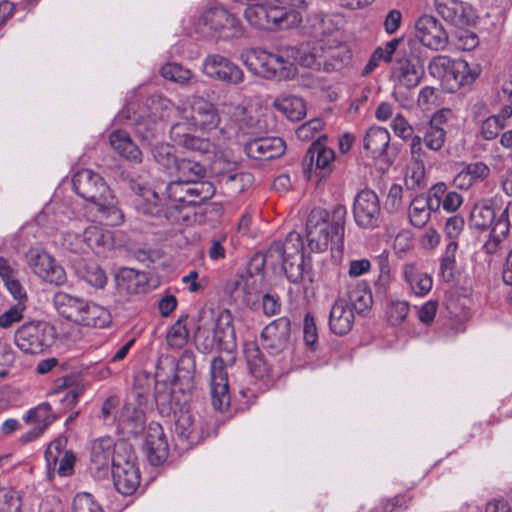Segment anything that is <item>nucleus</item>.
<instances>
[{"mask_svg": "<svg viewBox=\"0 0 512 512\" xmlns=\"http://www.w3.org/2000/svg\"><path fill=\"white\" fill-rule=\"evenodd\" d=\"M300 49L292 46H281L275 52L262 48H252L245 61L247 68L266 80L286 81L297 75V63L312 65L316 57L321 55L314 51L309 56L301 57Z\"/></svg>", "mask_w": 512, "mask_h": 512, "instance_id": "f257e3e1", "label": "nucleus"}, {"mask_svg": "<svg viewBox=\"0 0 512 512\" xmlns=\"http://www.w3.org/2000/svg\"><path fill=\"white\" fill-rule=\"evenodd\" d=\"M72 183L74 191L90 203L91 211L96 212L100 222L107 226H118L123 223L124 214L98 173L90 169H81L74 174Z\"/></svg>", "mask_w": 512, "mask_h": 512, "instance_id": "f03ea898", "label": "nucleus"}, {"mask_svg": "<svg viewBox=\"0 0 512 512\" xmlns=\"http://www.w3.org/2000/svg\"><path fill=\"white\" fill-rule=\"evenodd\" d=\"M347 210L337 204L331 211L314 208L306 220L308 247L312 252L326 251L331 243L342 242Z\"/></svg>", "mask_w": 512, "mask_h": 512, "instance_id": "7ed1b4c3", "label": "nucleus"}, {"mask_svg": "<svg viewBox=\"0 0 512 512\" xmlns=\"http://www.w3.org/2000/svg\"><path fill=\"white\" fill-rule=\"evenodd\" d=\"M304 243L300 233L291 231L284 241H274L262 256V264L272 269L280 268L294 284L304 276Z\"/></svg>", "mask_w": 512, "mask_h": 512, "instance_id": "20e7f679", "label": "nucleus"}, {"mask_svg": "<svg viewBox=\"0 0 512 512\" xmlns=\"http://www.w3.org/2000/svg\"><path fill=\"white\" fill-rule=\"evenodd\" d=\"M202 322L197 329L195 338L199 348L208 353L217 348L232 353L236 347L233 316L227 309L214 316L213 311L200 313Z\"/></svg>", "mask_w": 512, "mask_h": 512, "instance_id": "39448f33", "label": "nucleus"}, {"mask_svg": "<svg viewBox=\"0 0 512 512\" xmlns=\"http://www.w3.org/2000/svg\"><path fill=\"white\" fill-rule=\"evenodd\" d=\"M428 69L448 92H455L460 87L473 83L481 72V67L476 63L469 64L463 59H451L444 55L434 57Z\"/></svg>", "mask_w": 512, "mask_h": 512, "instance_id": "423d86ee", "label": "nucleus"}, {"mask_svg": "<svg viewBox=\"0 0 512 512\" xmlns=\"http://www.w3.org/2000/svg\"><path fill=\"white\" fill-rule=\"evenodd\" d=\"M198 27L206 36L223 41L238 39L245 33L241 20L223 7H213L204 11Z\"/></svg>", "mask_w": 512, "mask_h": 512, "instance_id": "0eeeda50", "label": "nucleus"}, {"mask_svg": "<svg viewBox=\"0 0 512 512\" xmlns=\"http://www.w3.org/2000/svg\"><path fill=\"white\" fill-rule=\"evenodd\" d=\"M182 119H185L194 130L209 133L218 128L221 117L216 105L202 96H192L187 105L178 108Z\"/></svg>", "mask_w": 512, "mask_h": 512, "instance_id": "6e6552de", "label": "nucleus"}, {"mask_svg": "<svg viewBox=\"0 0 512 512\" xmlns=\"http://www.w3.org/2000/svg\"><path fill=\"white\" fill-rule=\"evenodd\" d=\"M113 460L112 478L116 490L122 495H132L140 484V471L132 448L128 444L122 446Z\"/></svg>", "mask_w": 512, "mask_h": 512, "instance_id": "1a4fd4ad", "label": "nucleus"}, {"mask_svg": "<svg viewBox=\"0 0 512 512\" xmlns=\"http://www.w3.org/2000/svg\"><path fill=\"white\" fill-rule=\"evenodd\" d=\"M53 328L44 321L23 323L15 332L14 342L24 353L38 354L53 343Z\"/></svg>", "mask_w": 512, "mask_h": 512, "instance_id": "9d476101", "label": "nucleus"}, {"mask_svg": "<svg viewBox=\"0 0 512 512\" xmlns=\"http://www.w3.org/2000/svg\"><path fill=\"white\" fill-rule=\"evenodd\" d=\"M202 73L215 81L238 86L245 80L242 68L228 57L221 54H208L201 65Z\"/></svg>", "mask_w": 512, "mask_h": 512, "instance_id": "9b49d317", "label": "nucleus"}, {"mask_svg": "<svg viewBox=\"0 0 512 512\" xmlns=\"http://www.w3.org/2000/svg\"><path fill=\"white\" fill-rule=\"evenodd\" d=\"M356 224L364 229H374L381 222V205L378 195L371 189L359 191L353 203Z\"/></svg>", "mask_w": 512, "mask_h": 512, "instance_id": "f8f14e48", "label": "nucleus"}, {"mask_svg": "<svg viewBox=\"0 0 512 512\" xmlns=\"http://www.w3.org/2000/svg\"><path fill=\"white\" fill-rule=\"evenodd\" d=\"M415 36L425 47L439 51L446 48L448 34L442 24L432 15H422L415 23Z\"/></svg>", "mask_w": 512, "mask_h": 512, "instance_id": "ddd939ff", "label": "nucleus"}, {"mask_svg": "<svg viewBox=\"0 0 512 512\" xmlns=\"http://www.w3.org/2000/svg\"><path fill=\"white\" fill-rule=\"evenodd\" d=\"M307 22L310 34L317 39L319 46V49L314 47L311 54L317 51L321 58L325 53L324 38L332 36L340 29L344 22L343 17L336 13H314L308 17Z\"/></svg>", "mask_w": 512, "mask_h": 512, "instance_id": "4468645a", "label": "nucleus"}, {"mask_svg": "<svg viewBox=\"0 0 512 512\" xmlns=\"http://www.w3.org/2000/svg\"><path fill=\"white\" fill-rule=\"evenodd\" d=\"M28 264L33 272L44 281L55 285H62L66 281V273L63 267L44 251H30Z\"/></svg>", "mask_w": 512, "mask_h": 512, "instance_id": "2eb2a0df", "label": "nucleus"}, {"mask_svg": "<svg viewBox=\"0 0 512 512\" xmlns=\"http://www.w3.org/2000/svg\"><path fill=\"white\" fill-rule=\"evenodd\" d=\"M211 401L215 410L224 411L229 407L230 394L228 374L224 360L216 357L211 362Z\"/></svg>", "mask_w": 512, "mask_h": 512, "instance_id": "dca6fc26", "label": "nucleus"}, {"mask_svg": "<svg viewBox=\"0 0 512 512\" xmlns=\"http://www.w3.org/2000/svg\"><path fill=\"white\" fill-rule=\"evenodd\" d=\"M166 210L164 218L170 223L180 221V209L183 206H193L194 198L190 194V183L175 180L166 186Z\"/></svg>", "mask_w": 512, "mask_h": 512, "instance_id": "f3484780", "label": "nucleus"}, {"mask_svg": "<svg viewBox=\"0 0 512 512\" xmlns=\"http://www.w3.org/2000/svg\"><path fill=\"white\" fill-rule=\"evenodd\" d=\"M291 331L290 320L280 317L264 327L261 332L264 348L273 355L287 348Z\"/></svg>", "mask_w": 512, "mask_h": 512, "instance_id": "a211bd4d", "label": "nucleus"}, {"mask_svg": "<svg viewBox=\"0 0 512 512\" xmlns=\"http://www.w3.org/2000/svg\"><path fill=\"white\" fill-rule=\"evenodd\" d=\"M144 450L148 461L153 466H159L168 457L169 447L162 426L159 423H149L144 441Z\"/></svg>", "mask_w": 512, "mask_h": 512, "instance_id": "6ab92c4d", "label": "nucleus"}, {"mask_svg": "<svg viewBox=\"0 0 512 512\" xmlns=\"http://www.w3.org/2000/svg\"><path fill=\"white\" fill-rule=\"evenodd\" d=\"M285 142L279 137H262L252 139L244 146L246 155L256 160H271L284 154Z\"/></svg>", "mask_w": 512, "mask_h": 512, "instance_id": "aec40b11", "label": "nucleus"}, {"mask_svg": "<svg viewBox=\"0 0 512 512\" xmlns=\"http://www.w3.org/2000/svg\"><path fill=\"white\" fill-rule=\"evenodd\" d=\"M355 321V311L345 298H338L329 313V328L335 335H345L351 331Z\"/></svg>", "mask_w": 512, "mask_h": 512, "instance_id": "412c9836", "label": "nucleus"}, {"mask_svg": "<svg viewBox=\"0 0 512 512\" xmlns=\"http://www.w3.org/2000/svg\"><path fill=\"white\" fill-rule=\"evenodd\" d=\"M134 191V206L142 214L164 217L166 202L162 203L158 194L149 187L139 184L132 187Z\"/></svg>", "mask_w": 512, "mask_h": 512, "instance_id": "4be33fe9", "label": "nucleus"}, {"mask_svg": "<svg viewBox=\"0 0 512 512\" xmlns=\"http://www.w3.org/2000/svg\"><path fill=\"white\" fill-rule=\"evenodd\" d=\"M121 444L118 450H115V443L112 437L104 436L95 439L91 443V465L98 471L108 470L110 466L113 467V460L116 453L120 450L123 453Z\"/></svg>", "mask_w": 512, "mask_h": 512, "instance_id": "5701e85b", "label": "nucleus"}, {"mask_svg": "<svg viewBox=\"0 0 512 512\" xmlns=\"http://www.w3.org/2000/svg\"><path fill=\"white\" fill-rule=\"evenodd\" d=\"M335 153L320 141L313 142L303 159V166L312 171L319 170L321 176H326L332 171Z\"/></svg>", "mask_w": 512, "mask_h": 512, "instance_id": "b1692460", "label": "nucleus"}, {"mask_svg": "<svg viewBox=\"0 0 512 512\" xmlns=\"http://www.w3.org/2000/svg\"><path fill=\"white\" fill-rule=\"evenodd\" d=\"M175 433L192 444L208 436V431L204 428L202 421L196 422L194 416L187 410L175 412Z\"/></svg>", "mask_w": 512, "mask_h": 512, "instance_id": "393cba45", "label": "nucleus"}, {"mask_svg": "<svg viewBox=\"0 0 512 512\" xmlns=\"http://www.w3.org/2000/svg\"><path fill=\"white\" fill-rule=\"evenodd\" d=\"M424 75V67L417 59H399L393 71V76L401 86L416 87Z\"/></svg>", "mask_w": 512, "mask_h": 512, "instance_id": "a878e982", "label": "nucleus"}, {"mask_svg": "<svg viewBox=\"0 0 512 512\" xmlns=\"http://www.w3.org/2000/svg\"><path fill=\"white\" fill-rule=\"evenodd\" d=\"M490 174V168L484 162L464 164L454 176L453 185L461 190H468L478 182L485 180Z\"/></svg>", "mask_w": 512, "mask_h": 512, "instance_id": "bb28decb", "label": "nucleus"}, {"mask_svg": "<svg viewBox=\"0 0 512 512\" xmlns=\"http://www.w3.org/2000/svg\"><path fill=\"white\" fill-rule=\"evenodd\" d=\"M64 443L65 441L62 439H57L51 442L45 451V459L49 469L52 466L55 468L59 462L57 468L58 474L61 476H68L73 471L75 457L71 451H65L63 456L59 459Z\"/></svg>", "mask_w": 512, "mask_h": 512, "instance_id": "cd10ccee", "label": "nucleus"}, {"mask_svg": "<svg viewBox=\"0 0 512 512\" xmlns=\"http://www.w3.org/2000/svg\"><path fill=\"white\" fill-rule=\"evenodd\" d=\"M109 143L112 149L120 156L134 163L142 162V152L132 141L128 132L114 130L109 135Z\"/></svg>", "mask_w": 512, "mask_h": 512, "instance_id": "c85d7f7f", "label": "nucleus"}, {"mask_svg": "<svg viewBox=\"0 0 512 512\" xmlns=\"http://www.w3.org/2000/svg\"><path fill=\"white\" fill-rule=\"evenodd\" d=\"M436 12L447 22L462 26L467 22L468 5L460 0H434Z\"/></svg>", "mask_w": 512, "mask_h": 512, "instance_id": "c756f323", "label": "nucleus"}, {"mask_svg": "<svg viewBox=\"0 0 512 512\" xmlns=\"http://www.w3.org/2000/svg\"><path fill=\"white\" fill-rule=\"evenodd\" d=\"M402 275L411 292L416 296H425L432 288L431 276L421 272L414 263L404 264Z\"/></svg>", "mask_w": 512, "mask_h": 512, "instance_id": "7c9ffc66", "label": "nucleus"}, {"mask_svg": "<svg viewBox=\"0 0 512 512\" xmlns=\"http://www.w3.org/2000/svg\"><path fill=\"white\" fill-rule=\"evenodd\" d=\"M82 298L72 296L59 291L53 296V304L59 315L63 318L77 323L80 313L85 305Z\"/></svg>", "mask_w": 512, "mask_h": 512, "instance_id": "2f4dec72", "label": "nucleus"}, {"mask_svg": "<svg viewBox=\"0 0 512 512\" xmlns=\"http://www.w3.org/2000/svg\"><path fill=\"white\" fill-rule=\"evenodd\" d=\"M145 424L144 412L136 404L127 402L123 405L118 417V427L128 434L134 435L142 431Z\"/></svg>", "mask_w": 512, "mask_h": 512, "instance_id": "473e14b6", "label": "nucleus"}, {"mask_svg": "<svg viewBox=\"0 0 512 512\" xmlns=\"http://www.w3.org/2000/svg\"><path fill=\"white\" fill-rule=\"evenodd\" d=\"M110 322L111 315L106 308L88 301H85L80 317L77 320V324L93 328H105Z\"/></svg>", "mask_w": 512, "mask_h": 512, "instance_id": "72a5a7b5", "label": "nucleus"}, {"mask_svg": "<svg viewBox=\"0 0 512 512\" xmlns=\"http://www.w3.org/2000/svg\"><path fill=\"white\" fill-rule=\"evenodd\" d=\"M244 356L250 373L256 378L269 375L270 364L264 358L259 346L254 341H247L243 347Z\"/></svg>", "mask_w": 512, "mask_h": 512, "instance_id": "f704fd0d", "label": "nucleus"}, {"mask_svg": "<svg viewBox=\"0 0 512 512\" xmlns=\"http://www.w3.org/2000/svg\"><path fill=\"white\" fill-rule=\"evenodd\" d=\"M390 143V133L386 128L373 126L369 128L363 140L364 149L373 157L384 154Z\"/></svg>", "mask_w": 512, "mask_h": 512, "instance_id": "c9c22d12", "label": "nucleus"}, {"mask_svg": "<svg viewBox=\"0 0 512 512\" xmlns=\"http://www.w3.org/2000/svg\"><path fill=\"white\" fill-rule=\"evenodd\" d=\"M444 117L443 112L435 113L424 133L423 142L432 151H439L445 143L446 131L441 126L444 122Z\"/></svg>", "mask_w": 512, "mask_h": 512, "instance_id": "e433bc0d", "label": "nucleus"}, {"mask_svg": "<svg viewBox=\"0 0 512 512\" xmlns=\"http://www.w3.org/2000/svg\"><path fill=\"white\" fill-rule=\"evenodd\" d=\"M347 296V302L359 314L369 309L373 303L372 293L366 282H358L350 286Z\"/></svg>", "mask_w": 512, "mask_h": 512, "instance_id": "4c0bfd02", "label": "nucleus"}, {"mask_svg": "<svg viewBox=\"0 0 512 512\" xmlns=\"http://www.w3.org/2000/svg\"><path fill=\"white\" fill-rule=\"evenodd\" d=\"M83 240L95 253H102L112 246V233L102 227L91 225L83 232Z\"/></svg>", "mask_w": 512, "mask_h": 512, "instance_id": "58836bf2", "label": "nucleus"}, {"mask_svg": "<svg viewBox=\"0 0 512 512\" xmlns=\"http://www.w3.org/2000/svg\"><path fill=\"white\" fill-rule=\"evenodd\" d=\"M273 105L291 121H299L306 114L304 101L296 96L278 97L275 99Z\"/></svg>", "mask_w": 512, "mask_h": 512, "instance_id": "ea45409f", "label": "nucleus"}, {"mask_svg": "<svg viewBox=\"0 0 512 512\" xmlns=\"http://www.w3.org/2000/svg\"><path fill=\"white\" fill-rule=\"evenodd\" d=\"M173 168L177 180L189 183L201 180L206 174V169L200 162L187 158L178 159Z\"/></svg>", "mask_w": 512, "mask_h": 512, "instance_id": "a19ab883", "label": "nucleus"}, {"mask_svg": "<svg viewBox=\"0 0 512 512\" xmlns=\"http://www.w3.org/2000/svg\"><path fill=\"white\" fill-rule=\"evenodd\" d=\"M57 419V415L52 411L50 403L43 402L27 411L23 420L27 424H36L45 430Z\"/></svg>", "mask_w": 512, "mask_h": 512, "instance_id": "79ce46f5", "label": "nucleus"}, {"mask_svg": "<svg viewBox=\"0 0 512 512\" xmlns=\"http://www.w3.org/2000/svg\"><path fill=\"white\" fill-rule=\"evenodd\" d=\"M430 201L423 196L415 197L409 207V219L414 227L421 228L429 220L432 210H435Z\"/></svg>", "mask_w": 512, "mask_h": 512, "instance_id": "37998d69", "label": "nucleus"}, {"mask_svg": "<svg viewBox=\"0 0 512 512\" xmlns=\"http://www.w3.org/2000/svg\"><path fill=\"white\" fill-rule=\"evenodd\" d=\"M497 222L495 210L484 204L475 205L470 213V224L478 230H485Z\"/></svg>", "mask_w": 512, "mask_h": 512, "instance_id": "c03bdc74", "label": "nucleus"}, {"mask_svg": "<svg viewBox=\"0 0 512 512\" xmlns=\"http://www.w3.org/2000/svg\"><path fill=\"white\" fill-rule=\"evenodd\" d=\"M178 366L171 358L165 357L157 362L153 382L159 385H175L178 380Z\"/></svg>", "mask_w": 512, "mask_h": 512, "instance_id": "a18cd8bd", "label": "nucleus"}, {"mask_svg": "<svg viewBox=\"0 0 512 512\" xmlns=\"http://www.w3.org/2000/svg\"><path fill=\"white\" fill-rule=\"evenodd\" d=\"M458 249V243L456 241H450L445 248V251L440 259V271L439 274L443 281L451 282L454 280L456 271V252Z\"/></svg>", "mask_w": 512, "mask_h": 512, "instance_id": "49530a36", "label": "nucleus"}, {"mask_svg": "<svg viewBox=\"0 0 512 512\" xmlns=\"http://www.w3.org/2000/svg\"><path fill=\"white\" fill-rule=\"evenodd\" d=\"M79 277L95 288H103L107 277L103 269L94 262L85 263L78 269Z\"/></svg>", "mask_w": 512, "mask_h": 512, "instance_id": "de8ad7c7", "label": "nucleus"}, {"mask_svg": "<svg viewBox=\"0 0 512 512\" xmlns=\"http://www.w3.org/2000/svg\"><path fill=\"white\" fill-rule=\"evenodd\" d=\"M413 500V496L408 493H401L391 498L382 499L371 512H399L406 510Z\"/></svg>", "mask_w": 512, "mask_h": 512, "instance_id": "09e8293b", "label": "nucleus"}, {"mask_svg": "<svg viewBox=\"0 0 512 512\" xmlns=\"http://www.w3.org/2000/svg\"><path fill=\"white\" fill-rule=\"evenodd\" d=\"M161 76L169 81L184 85L193 77L192 72L176 62H168L160 69Z\"/></svg>", "mask_w": 512, "mask_h": 512, "instance_id": "8fccbe9b", "label": "nucleus"}, {"mask_svg": "<svg viewBox=\"0 0 512 512\" xmlns=\"http://www.w3.org/2000/svg\"><path fill=\"white\" fill-rule=\"evenodd\" d=\"M221 181L231 193L240 194L252 185L254 177L249 172H235L224 175Z\"/></svg>", "mask_w": 512, "mask_h": 512, "instance_id": "3c124183", "label": "nucleus"}, {"mask_svg": "<svg viewBox=\"0 0 512 512\" xmlns=\"http://www.w3.org/2000/svg\"><path fill=\"white\" fill-rule=\"evenodd\" d=\"M187 315L181 316L169 329L166 339L171 348H182L188 340Z\"/></svg>", "mask_w": 512, "mask_h": 512, "instance_id": "603ef678", "label": "nucleus"}, {"mask_svg": "<svg viewBox=\"0 0 512 512\" xmlns=\"http://www.w3.org/2000/svg\"><path fill=\"white\" fill-rule=\"evenodd\" d=\"M405 185L410 190L423 189L426 186L424 162L409 163L405 175Z\"/></svg>", "mask_w": 512, "mask_h": 512, "instance_id": "864d4df0", "label": "nucleus"}, {"mask_svg": "<svg viewBox=\"0 0 512 512\" xmlns=\"http://www.w3.org/2000/svg\"><path fill=\"white\" fill-rule=\"evenodd\" d=\"M508 231L509 221L506 219H497V222L492 227L489 239L483 245V250L487 254L495 253L501 239L507 235Z\"/></svg>", "mask_w": 512, "mask_h": 512, "instance_id": "5fc2aeb1", "label": "nucleus"}, {"mask_svg": "<svg viewBox=\"0 0 512 512\" xmlns=\"http://www.w3.org/2000/svg\"><path fill=\"white\" fill-rule=\"evenodd\" d=\"M152 155L154 160L164 169H171L174 167L178 158L174 153V147L167 143L156 144L152 148Z\"/></svg>", "mask_w": 512, "mask_h": 512, "instance_id": "6e6d98bb", "label": "nucleus"}, {"mask_svg": "<svg viewBox=\"0 0 512 512\" xmlns=\"http://www.w3.org/2000/svg\"><path fill=\"white\" fill-rule=\"evenodd\" d=\"M215 187L208 181H196L190 183V194L194 198L193 205L209 200L215 194Z\"/></svg>", "mask_w": 512, "mask_h": 512, "instance_id": "4d7b16f0", "label": "nucleus"}, {"mask_svg": "<svg viewBox=\"0 0 512 512\" xmlns=\"http://www.w3.org/2000/svg\"><path fill=\"white\" fill-rule=\"evenodd\" d=\"M25 310L26 304L23 302L10 306L0 315V328L9 329L14 324L20 322L24 317Z\"/></svg>", "mask_w": 512, "mask_h": 512, "instance_id": "13d9d810", "label": "nucleus"}, {"mask_svg": "<svg viewBox=\"0 0 512 512\" xmlns=\"http://www.w3.org/2000/svg\"><path fill=\"white\" fill-rule=\"evenodd\" d=\"M61 387H65L66 389L61 391L63 393V397L61 398V402L65 407L71 408L76 405L78 402L79 396L83 393V386L81 384H73L72 378L63 379V384Z\"/></svg>", "mask_w": 512, "mask_h": 512, "instance_id": "bf43d9fd", "label": "nucleus"}, {"mask_svg": "<svg viewBox=\"0 0 512 512\" xmlns=\"http://www.w3.org/2000/svg\"><path fill=\"white\" fill-rule=\"evenodd\" d=\"M73 512H103L101 506L89 493H78L72 504Z\"/></svg>", "mask_w": 512, "mask_h": 512, "instance_id": "052dcab7", "label": "nucleus"}, {"mask_svg": "<svg viewBox=\"0 0 512 512\" xmlns=\"http://www.w3.org/2000/svg\"><path fill=\"white\" fill-rule=\"evenodd\" d=\"M182 147L201 154H215L216 152V145L214 142L192 134L189 135Z\"/></svg>", "mask_w": 512, "mask_h": 512, "instance_id": "680f3d73", "label": "nucleus"}, {"mask_svg": "<svg viewBox=\"0 0 512 512\" xmlns=\"http://www.w3.org/2000/svg\"><path fill=\"white\" fill-rule=\"evenodd\" d=\"M120 404L119 397L113 395L106 398L101 407V417L106 425L118 423L117 409Z\"/></svg>", "mask_w": 512, "mask_h": 512, "instance_id": "e2e57ef3", "label": "nucleus"}, {"mask_svg": "<svg viewBox=\"0 0 512 512\" xmlns=\"http://www.w3.org/2000/svg\"><path fill=\"white\" fill-rule=\"evenodd\" d=\"M409 312V304L403 300L392 301L387 308L389 322L393 326L401 324L407 317Z\"/></svg>", "mask_w": 512, "mask_h": 512, "instance_id": "0e129e2a", "label": "nucleus"}, {"mask_svg": "<svg viewBox=\"0 0 512 512\" xmlns=\"http://www.w3.org/2000/svg\"><path fill=\"white\" fill-rule=\"evenodd\" d=\"M21 501L16 492L0 489V512H19Z\"/></svg>", "mask_w": 512, "mask_h": 512, "instance_id": "69168bd1", "label": "nucleus"}, {"mask_svg": "<svg viewBox=\"0 0 512 512\" xmlns=\"http://www.w3.org/2000/svg\"><path fill=\"white\" fill-rule=\"evenodd\" d=\"M504 128L501 119L493 116L485 119L480 128V134L485 140L495 139L499 132Z\"/></svg>", "mask_w": 512, "mask_h": 512, "instance_id": "338daca9", "label": "nucleus"}, {"mask_svg": "<svg viewBox=\"0 0 512 512\" xmlns=\"http://www.w3.org/2000/svg\"><path fill=\"white\" fill-rule=\"evenodd\" d=\"M194 130L192 126L189 125V123L182 119V121H179L175 124H173L170 128V137L171 140L179 146H183L189 135L191 134L190 131Z\"/></svg>", "mask_w": 512, "mask_h": 512, "instance_id": "774afa93", "label": "nucleus"}]
</instances>
